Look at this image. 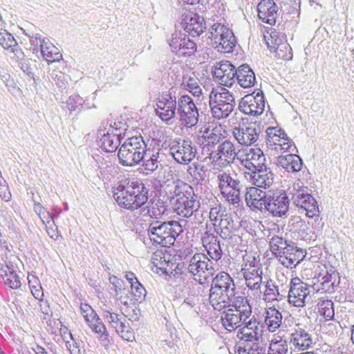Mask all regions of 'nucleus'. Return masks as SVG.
Returning a JSON list of instances; mask_svg holds the SVG:
<instances>
[{
  "label": "nucleus",
  "instance_id": "obj_1",
  "mask_svg": "<svg viewBox=\"0 0 354 354\" xmlns=\"http://www.w3.org/2000/svg\"><path fill=\"white\" fill-rule=\"evenodd\" d=\"M113 198L120 207L134 211L147 202L149 189L141 180L127 178L118 182Z\"/></svg>",
  "mask_w": 354,
  "mask_h": 354
},
{
  "label": "nucleus",
  "instance_id": "obj_2",
  "mask_svg": "<svg viewBox=\"0 0 354 354\" xmlns=\"http://www.w3.org/2000/svg\"><path fill=\"white\" fill-rule=\"evenodd\" d=\"M128 129L126 119L122 115L113 118L110 115L104 120L98 130L100 136L99 146L106 152H114L122 144V140L124 138Z\"/></svg>",
  "mask_w": 354,
  "mask_h": 354
},
{
  "label": "nucleus",
  "instance_id": "obj_3",
  "mask_svg": "<svg viewBox=\"0 0 354 354\" xmlns=\"http://www.w3.org/2000/svg\"><path fill=\"white\" fill-rule=\"evenodd\" d=\"M236 296V286L233 278L225 272H218L212 281L209 300L216 310L229 306Z\"/></svg>",
  "mask_w": 354,
  "mask_h": 354
},
{
  "label": "nucleus",
  "instance_id": "obj_4",
  "mask_svg": "<svg viewBox=\"0 0 354 354\" xmlns=\"http://www.w3.org/2000/svg\"><path fill=\"white\" fill-rule=\"evenodd\" d=\"M186 223L187 221L184 219L164 222L151 221L147 230L148 236L153 244L170 247L174 245L177 237L183 232V227Z\"/></svg>",
  "mask_w": 354,
  "mask_h": 354
},
{
  "label": "nucleus",
  "instance_id": "obj_5",
  "mask_svg": "<svg viewBox=\"0 0 354 354\" xmlns=\"http://www.w3.org/2000/svg\"><path fill=\"white\" fill-rule=\"evenodd\" d=\"M221 316L223 326L229 332L238 329L248 320L252 314V306L245 296H237L226 306Z\"/></svg>",
  "mask_w": 354,
  "mask_h": 354
},
{
  "label": "nucleus",
  "instance_id": "obj_6",
  "mask_svg": "<svg viewBox=\"0 0 354 354\" xmlns=\"http://www.w3.org/2000/svg\"><path fill=\"white\" fill-rule=\"evenodd\" d=\"M194 188L183 181H178L174 190L173 209L178 215L189 218L196 213L201 206Z\"/></svg>",
  "mask_w": 354,
  "mask_h": 354
},
{
  "label": "nucleus",
  "instance_id": "obj_7",
  "mask_svg": "<svg viewBox=\"0 0 354 354\" xmlns=\"http://www.w3.org/2000/svg\"><path fill=\"white\" fill-rule=\"evenodd\" d=\"M209 106L212 117L218 120L227 118L234 111V94L223 86L213 88L209 95Z\"/></svg>",
  "mask_w": 354,
  "mask_h": 354
},
{
  "label": "nucleus",
  "instance_id": "obj_8",
  "mask_svg": "<svg viewBox=\"0 0 354 354\" xmlns=\"http://www.w3.org/2000/svg\"><path fill=\"white\" fill-rule=\"evenodd\" d=\"M147 149V145L141 135L127 138L118 149L120 164L130 167L140 165Z\"/></svg>",
  "mask_w": 354,
  "mask_h": 354
},
{
  "label": "nucleus",
  "instance_id": "obj_9",
  "mask_svg": "<svg viewBox=\"0 0 354 354\" xmlns=\"http://www.w3.org/2000/svg\"><path fill=\"white\" fill-rule=\"evenodd\" d=\"M187 268L195 281L204 284L214 276L216 263L205 254L196 253L190 258Z\"/></svg>",
  "mask_w": 354,
  "mask_h": 354
},
{
  "label": "nucleus",
  "instance_id": "obj_10",
  "mask_svg": "<svg viewBox=\"0 0 354 354\" xmlns=\"http://www.w3.org/2000/svg\"><path fill=\"white\" fill-rule=\"evenodd\" d=\"M218 187L221 195L230 205L238 207L241 205L240 180L230 173L223 171L217 175Z\"/></svg>",
  "mask_w": 354,
  "mask_h": 354
},
{
  "label": "nucleus",
  "instance_id": "obj_11",
  "mask_svg": "<svg viewBox=\"0 0 354 354\" xmlns=\"http://www.w3.org/2000/svg\"><path fill=\"white\" fill-rule=\"evenodd\" d=\"M209 156L214 169L221 170L234 162L237 156L236 149L233 142L224 140L209 153Z\"/></svg>",
  "mask_w": 354,
  "mask_h": 354
},
{
  "label": "nucleus",
  "instance_id": "obj_12",
  "mask_svg": "<svg viewBox=\"0 0 354 354\" xmlns=\"http://www.w3.org/2000/svg\"><path fill=\"white\" fill-rule=\"evenodd\" d=\"M176 115L180 124L187 128H192L198 124V109L189 95H183L178 99Z\"/></svg>",
  "mask_w": 354,
  "mask_h": 354
},
{
  "label": "nucleus",
  "instance_id": "obj_13",
  "mask_svg": "<svg viewBox=\"0 0 354 354\" xmlns=\"http://www.w3.org/2000/svg\"><path fill=\"white\" fill-rule=\"evenodd\" d=\"M286 338L290 348L297 351L308 350L315 344L310 330L301 324H297L290 329Z\"/></svg>",
  "mask_w": 354,
  "mask_h": 354
},
{
  "label": "nucleus",
  "instance_id": "obj_14",
  "mask_svg": "<svg viewBox=\"0 0 354 354\" xmlns=\"http://www.w3.org/2000/svg\"><path fill=\"white\" fill-rule=\"evenodd\" d=\"M245 283L250 290H259L263 283V269L254 257L245 260L241 270Z\"/></svg>",
  "mask_w": 354,
  "mask_h": 354
},
{
  "label": "nucleus",
  "instance_id": "obj_15",
  "mask_svg": "<svg viewBox=\"0 0 354 354\" xmlns=\"http://www.w3.org/2000/svg\"><path fill=\"white\" fill-rule=\"evenodd\" d=\"M156 115L164 122H168L176 117L178 109V100L171 91L160 93L156 102Z\"/></svg>",
  "mask_w": 354,
  "mask_h": 354
},
{
  "label": "nucleus",
  "instance_id": "obj_16",
  "mask_svg": "<svg viewBox=\"0 0 354 354\" xmlns=\"http://www.w3.org/2000/svg\"><path fill=\"white\" fill-rule=\"evenodd\" d=\"M292 203L306 212L309 218L318 216L319 210L315 198L309 193L308 188L304 187L292 193Z\"/></svg>",
  "mask_w": 354,
  "mask_h": 354
},
{
  "label": "nucleus",
  "instance_id": "obj_17",
  "mask_svg": "<svg viewBox=\"0 0 354 354\" xmlns=\"http://www.w3.org/2000/svg\"><path fill=\"white\" fill-rule=\"evenodd\" d=\"M254 94V92L242 97L239 104V109L243 114L255 118L263 113L265 98L262 91H257L255 95Z\"/></svg>",
  "mask_w": 354,
  "mask_h": 354
},
{
  "label": "nucleus",
  "instance_id": "obj_18",
  "mask_svg": "<svg viewBox=\"0 0 354 354\" xmlns=\"http://www.w3.org/2000/svg\"><path fill=\"white\" fill-rule=\"evenodd\" d=\"M266 210L274 217L286 216L290 205V200L283 190H272Z\"/></svg>",
  "mask_w": 354,
  "mask_h": 354
},
{
  "label": "nucleus",
  "instance_id": "obj_19",
  "mask_svg": "<svg viewBox=\"0 0 354 354\" xmlns=\"http://www.w3.org/2000/svg\"><path fill=\"white\" fill-rule=\"evenodd\" d=\"M169 153L176 162L187 165L195 158L196 147L192 141L183 140L182 142L170 146Z\"/></svg>",
  "mask_w": 354,
  "mask_h": 354
},
{
  "label": "nucleus",
  "instance_id": "obj_20",
  "mask_svg": "<svg viewBox=\"0 0 354 354\" xmlns=\"http://www.w3.org/2000/svg\"><path fill=\"white\" fill-rule=\"evenodd\" d=\"M260 323L253 316L248 321H245L241 326L237 329L236 338L239 345L245 343H254L261 342V330L259 328Z\"/></svg>",
  "mask_w": 354,
  "mask_h": 354
},
{
  "label": "nucleus",
  "instance_id": "obj_21",
  "mask_svg": "<svg viewBox=\"0 0 354 354\" xmlns=\"http://www.w3.org/2000/svg\"><path fill=\"white\" fill-rule=\"evenodd\" d=\"M266 140L268 147L277 151L286 152L292 147V141L286 133L278 127H270L266 129Z\"/></svg>",
  "mask_w": 354,
  "mask_h": 354
},
{
  "label": "nucleus",
  "instance_id": "obj_22",
  "mask_svg": "<svg viewBox=\"0 0 354 354\" xmlns=\"http://www.w3.org/2000/svg\"><path fill=\"white\" fill-rule=\"evenodd\" d=\"M310 286L299 278L292 279L290 283L288 302L298 308L305 306L306 299L310 293Z\"/></svg>",
  "mask_w": 354,
  "mask_h": 354
},
{
  "label": "nucleus",
  "instance_id": "obj_23",
  "mask_svg": "<svg viewBox=\"0 0 354 354\" xmlns=\"http://www.w3.org/2000/svg\"><path fill=\"white\" fill-rule=\"evenodd\" d=\"M237 68L229 61L217 63L213 72V78L219 84L231 87L235 82Z\"/></svg>",
  "mask_w": 354,
  "mask_h": 354
},
{
  "label": "nucleus",
  "instance_id": "obj_24",
  "mask_svg": "<svg viewBox=\"0 0 354 354\" xmlns=\"http://www.w3.org/2000/svg\"><path fill=\"white\" fill-rule=\"evenodd\" d=\"M261 128L256 123H250L248 126L235 127L233 136L237 142L244 146L258 145Z\"/></svg>",
  "mask_w": 354,
  "mask_h": 354
},
{
  "label": "nucleus",
  "instance_id": "obj_25",
  "mask_svg": "<svg viewBox=\"0 0 354 354\" xmlns=\"http://www.w3.org/2000/svg\"><path fill=\"white\" fill-rule=\"evenodd\" d=\"M271 192V189L265 192L257 187H250L245 195L246 203L252 210H266Z\"/></svg>",
  "mask_w": 354,
  "mask_h": 354
},
{
  "label": "nucleus",
  "instance_id": "obj_26",
  "mask_svg": "<svg viewBox=\"0 0 354 354\" xmlns=\"http://www.w3.org/2000/svg\"><path fill=\"white\" fill-rule=\"evenodd\" d=\"M182 27L192 37H198L206 29L204 19L196 13L189 12L183 15Z\"/></svg>",
  "mask_w": 354,
  "mask_h": 354
},
{
  "label": "nucleus",
  "instance_id": "obj_27",
  "mask_svg": "<svg viewBox=\"0 0 354 354\" xmlns=\"http://www.w3.org/2000/svg\"><path fill=\"white\" fill-rule=\"evenodd\" d=\"M258 17L264 23L274 25L278 15V7L273 0H261L257 6Z\"/></svg>",
  "mask_w": 354,
  "mask_h": 354
},
{
  "label": "nucleus",
  "instance_id": "obj_28",
  "mask_svg": "<svg viewBox=\"0 0 354 354\" xmlns=\"http://www.w3.org/2000/svg\"><path fill=\"white\" fill-rule=\"evenodd\" d=\"M274 163L278 168L284 169L289 173L298 172L303 166L302 159L294 153L279 156L275 158Z\"/></svg>",
  "mask_w": 354,
  "mask_h": 354
},
{
  "label": "nucleus",
  "instance_id": "obj_29",
  "mask_svg": "<svg viewBox=\"0 0 354 354\" xmlns=\"http://www.w3.org/2000/svg\"><path fill=\"white\" fill-rule=\"evenodd\" d=\"M305 257L302 249L297 248L295 243L288 245L284 254L279 255V261L286 268H295Z\"/></svg>",
  "mask_w": 354,
  "mask_h": 354
},
{
  "label": "nucleus",
  "instance_id": "obj_30",
  "mask_svg": "<svg viewBox=\"0 0 354 354\" xmlns=\"http://www.w3.org/2000/svg\"><path fill=\"white\" fill-rule=\"evenodd\" d=\"M84 318L92 330L100 335L99 339L101 344L105 347L107 346L110 342L109 335L97 313L93 311V313H90Z\"/></svg>",
  "mask_w": 354,
  "mask_h": 354
},
{
  "label": "nucleus",
  "instance_id": "obj_31",
  "mask_svg": "<svg viewBox=\"0 0 354 354\" xmlns=\"http://www.w3.org/2000/svg\"><path fill=\"white\" fill-rule=\"evenodd\" d=\"M160 148H148L147 151L140 161L142 169L145 171L146 174H151L155 171L158 168L162 160L160 159Z\"/></svg>",
  "mask_w": 354,
  "mask_h": 354
},
{
  "label": "nucleus",
  "instance_id": "obj_32",
  "mask_svg": "<svg viewBox=\"0 0 354 354\" xmlns=\"http://www.w3.org/2000/svg\"><path fill=\"white\" fill-rule=\"evenodd\" d=\"M203 244L212 261H214L217 262L221 259L223 250L217 236L213 234H207V235L203 238Z\"/></svg>",
  "mask_w": 354,
  "mask_h": 354
},
{
  "label": "nucleus",
  "instance_id": "obj_33",
  "mask_svg": "<svg viewBox=\"0 0 354 354\" xmlns=\"http://www.w3.org/2000/svg\"><path fill=\"white\" fill-rule=\"evenodd\" d=\"M288 339L284 330H279L270 341L267 354H288Z\"/></svg>",
  "mask_w": 354,
  "mask_h": 354
},
{
  "label": "nucleus",
  "instance_id": "obj_34",
  "mask_svg": "<svg viewBox=\"0 0 354 354\" xmlns=\"http://www.w3.org/2000/svg\"><path fill=\"white\" fill-rule=\"evenodd\" d=\"M236 80L238 84L244 88H251L256 83L254 72L247 64H243L237 68Z\"/></svg>",
  "mask_w": 354,
  "mask_h": 354
},
{
  "label": "nucleus",
  "instance_id": "obj_35",
  "mask_svg": "<svg viewBox=\"0 0 354 354\" xmlns=\"http://www.w3.org/2000/svg\"><path fill=\"white\" fill-rule=\"evenodd\" d=\"M251 176L253 184L258 188L268 189L274 183V174L267 166L254 171Z\"/></svg>",
  "mask_w": 354,
  "mask_h": 354
},
{
  "label": "nucleus",
  "instance_id": "obj_36",
  "mask_svg": "<svg viewBox=\"0 0 354 354\" xmlns=\"http://www.w3.org/2000/svg\"><path fill=\"white\" fill-rule=\"evenodd\" d=\"M272 39H274L273 48L279 58L284 60H290L292 58V48L286 42L284 35L278 36V32H272L271 33Z\"/></svg>",
  "mask_w": 354,
  "mask_h": 354
},
{
  "label": "nucleus",
  "instance_id": "obj_37",
  "mask_svg": "<svg viewBox=\"0 0 354 354\" xmlns=\"http://www.w3.org/2000/svg\"><path fill=\"white\" fill-rule=\"evenodd\" d=\"M282 319L281 313L275 308H269L266 310L264 322L269 332L278 330L282 324Z\"/></svg>",
  "mask_w": 354,
  "mask_h": 354
},
{
  "label": "nucleus",
  "instance_id": "obj_38",
  "mask_svg": "<svg viewBox=\"0 0 354 354\" xmlns=\"http://www.w3.org/2000/svg\"><path fill=\"white\" fill-rule=\"evenodd\" d=\"M40 51L43 58L48 64L58 62L62 59V55L59 49L49 39L43 41Z\"/></svg>",
  "mask_w": 354,
  "mask_h": 354
},
{
  "label": "nucleus",
  "instance_id": "obj_39",
  "mask_svg": "<svg viewBox=\"0 0 354 354\" xmlns=\"http://www.w3.org/2000/svg\"><path fill=\"white\" fill-rule=\"evenodd\" d=\"M0 45L6 50L15 53L17 58H21L24 53L18 49V44L14 37L6 30H0Z\"/></svg>",
  "mask_w": 354,
  "mask_h": 354
},
{
  "label": "nucleus",
  "instance_id": "obj_40",
  "mask_svg": "<svg viewBox=\"0 0 354 354\" xmlns=\"http://www.w3.org/2000/svg\"><path fill=\"white\" fill-rule=\"evenodd\" d=\"M235 230L236 225L232 215H221L218 227L216 230L217 234H219L222 239H226L231 236V234L234 232Z\"/></svg>",
  "mask_w": 354,
  "mask_h": 354
},
{
  "label": "nucleus",
  "instance_id": "obj_41",
  "mask_svg": "<svg viewBox=\"0 0 354 354\" xmlns=\"http://www.w3.org/2000/svg\"><path fill=\"white\" fill-rule=\"evenodd\" d=\"M236 44V40L233 32L229 28L219 37L214 44L215 48L223 53H230L233 50Z\"/></svg>",
  "mask_w": 354,
  "mask_h": 354
},
{
  "label": "nucleus",
  "instance_id": "obj_42",
  "mask_svg": "<svg viewBox=\"0 0 354 354\" xmlns=\"http://www.w3.org/2000/svg\"><path fill=\"white\" fill-rule=\"evenodd\" d=\"M181 86L194 97H200L202 94L200 81L194 73L192 75H184L183 76Z\"/></svg>",
  "mask_w": 354,
  "mask_h": 354
},
{
  "label": "nucleus",
  "instance_id": "obj_43",
  "mask_svg": "<svg viewBox=\"0 0 354 354\" xmlns=\"http://www.w3.org/2000/svg\"><path fill=\"white\" fill-rule=\"evenodd\" d=\"M207 135L204 137L203 150L207 149L211 152L214 150L221 142L225 139V136L221 133V129L219 128H214Z\"/></svg>",
  "mask_w": 354,
  "mask_h": 354
},
{
  "label": "nucleus",
  "instance_id": "obj_44",
  "mask_svg": "<svg viewBox=\"0 0 354 354\" xmlns=\"http://www.w3.org/2000/svg\"><path fill=\"white\" fill-rule=\"evenodd\" d=\"M3 274H2L3 279L5 284L11 288L12 289H17L21 286V281L19 276L15 270V266L9 262L6 263L5 269H2Z\"/></svg>",
  "mask_w": 354,
  "mask_h": 354
},
{
  "label": "nucleus",
  "instance_id": "obj_45",
  "mask_svg": "<svg viewBox=\"0 0 354 354\" xmlns=\"http://www.w3.org/2000/svg\"><path fill=\"white\" fill-rule=\"evenodd\" d=\"M236 354H266V345L263 342L239 345Z\"/></svg>",
  "mask_w": 354,
  "mask_h": 354
},
{
  "label": "nucleus",
  "instance_id": "obj_46",
  "mask_svg": "<svg viewBox=\"0 0 354 354\" xmlns=\"http://www.w3.org/2000/svg\"><path fill=\"white\" fill-rule=\"evenodd\" d=\"M62 108L68 111L71 114L73 112L77 111L79 113L82 109H88L89 107L85 106V100L82 97L74 93L68 97Z\"/></svg>",
  "mask_w": 354,
  "mask_h": 354
},
{
  "label": "nucleus",
  "instance_id": "obj_47",
  "mask_svg": "<svg viewBox=\"0 0 354 354\" xmlns=\"http://www.w3.org/2000/svg\"><path fill=\"white\" fill-rule=\"evenodd\" d=\"M292 243V242L283 240V237L279 236H273L269 242L272 253L278 259L279 255L284 254V252L286 248H288V245H291Z\"/></svg>",
  "mask_w": 354,
  "mask_h": 354
},
{
  "label": "nucleus",
  "instance_id": "obj_48",
  "mask_svg": "<svg viewBox=\"0 0 354 354\" xmlns=\"http://www.w3.org/2000/svg\"><path fill=\"white\" fill-rule=\"evenodd\" d=\"M265 287L266 289L263 295V299L265 301L272 302L282 299L283 295H280L278 287L274 284L272 280L267 281Z\"/></svg>",
  "mask_w": 354,
  "mask_h": 354
},
{
  "label": "nucleus",
  "instance_id": "obj_49",
  "mask_svg": "<svg viewBox=\"0 0 354 354\" xmlns=\"http://www.w3.org/2000/svg\"><path fill=\"white\" fill-rule=\"evenodd\" d=\"M180 49L177 50L176 55L178 57H190L194 55L197 50L196 44L185 35V39L180 44Z\"/></svg>",
  "mask_w": 354,
  "mask_h": 354
},
{
  "label": "nucleus",
  "instance_id": "obj_50",
  "mask_svg": "<svg viewBox=\"0 0 354 354\" xmlns=\"http://www.w3.org/2000/svg\"><path fill=\"white\" fill-rule=\"evenodd\" d=\"M318 311L326 320H331L335 315L333 302L329 299H319L317 302Z\"/></svg>",
  "mask_w": 354,
  "mask_h": 354
},
{
  "label": "nucleus",
  "instance_id": "obj_51",
  "mask_svg": "<svg viewBox=\"0 0 354 354\" xmlns=\"http://www.w3.org/2000/svg\"><path fill=\"white\" fill-rule=\"evenodd\" d=\"M326 268L325 273L320 272L317 277H314L315 283H324L326 281H340L339 274L334 267L329 266Z\"/></svg>",
  "mask_w": 354,
  "mask_h": 354
},
{
  "label": "nucleus",
  "instance_id": "obj_52",
  "mask_svg": "<svg viewBox=\"0 0 354 354\" xmlns=\"http://www.w3.org/2000/svg\"><path fill=\"white\" fill-rule=\"evenodd\" d=\"M185 34L180 30H175L167 38V42L172 53H176L177 50L180 49V44L185 39Z\"/></svg>",
  "mask_w": 354,
  "mask_h": 354
},
{
  "label": "nucleus",
  "instance_id": "obj_53",
  "mask_svg": "<svg viewBox=\"0 0 354 354\" xmlns=\"http://www.w3.org/2000/svg\"><path fill=\"white\" fill-rule=\"evenodd\" d=\"M247 157L252 161L258 169L266 166V159L263 151L260 148L250 149Z\"/></svg>",
  "mask_w": 354,
  "mask_h": 354
},
{
  "label": "nucleus",
  "instance_id": "obj_54",
  "mask_svg": "<svg viewBox=\"0 0 354 354\" xmlns=\"http://www.w3.org/2000/svg\"><path fill=\"white\" fill-rule=\"evenodd\" d=\"M187 172L197 181L202 182L206 178L205 166L199 162H194L187 169Z\"/></svg>",
  "mask_w": 354,
  "mask_h": 354
},
{
  "label": "nucleus",
  "instance_id": "obj_55",
  "mask_svg": "<svg viewBox=\"0 0 354 354\" xmlns=\"http://www.w3.org/2000/svg\"><path fill=\"white\" fill-rule=\"evenodd\" d=\"M0 84H5L8 91L12 94H15L19 91L10 75L5 68L1 67H0Z\"/></svg>",
  "mask_w": 354,
  "mask_h": 354
},
{
  "label": "nucleus",
  "instance_id": "obj_56",
  "mask_svg": "<svg viewBox=\"0 0 354 354\" xmlns=\"http://www.w3.org/2000/svg\"><path fill=\"white\" fill-rule=\"evenodd\" d=\"M288 227L290 232L299 233L304 232L308 229L307 224L300 216L291 217L288 221Z\"/></svg>",
  "mask_w": 354,
  "mask_h": 354
},
{
  "label": "nucleus",
  "instance_id": "obj_57",
  "mask_svg": "<svg viewBox=\"0 0 354 354\" xmlns=\"http://www.w3.org/2000/svg\"><path fill=\"white\" fill-rule=\"evenodd\" d=\"M103 316L104 319L109 322L111 327L114 328L115 330L118 326H121V324L126 319L122 315L106 310L104 311Z\"/></svg>",
  "mask_w": 354,
  "mask_h": 354
},
{
  "label": "nucleus",
  "instance_id": "obj_58",
  "mask_svg": "<svg viewBox=\"0 0 354 354\" xmlns=\"http://www.w3.org/2000/svg\"><path fill=\"white\" fill-rule=\"evenodd\" d=\"M340 281H326L324 283H314L313 288L317 292L333 293L339 286Z\"/></svg>",
  "mask_w": 354,
  "mask_h": 354
},
{
  "label": "nucleus",
  "instance_id": "obj_59",
  "mask_svg": "<svg viewBox=\"0 0 354 354\" xmlns=\"http://www.w3.org/2000/svg\"><path fill=\"white\" fill-rule=\"evenodd\" d=\"M115 331L124 340L127 342H132L135 339L134 332L126 319Z\"/></svg>",
  "mask_w": 354,
  "mask_h": 354
},
{
  "label": "nucleus",
  "instance_id": "obj_60",
  "mask_svg": "<svg viewBox=\"0 0 354 354\" xmlns=\"http://www.w3.org/2000/svg\"><path fill=\"white\" fill-rule=\"evenodd\" d=\"M147 210V212L143 214L144 216L148 215L151 221H158V219L164 214L165 207L159 206L157 203L151 206H147L142 209V212Z\"/></svg>",
  "mask_w": 354,
  "mask_h": 354
},
{
  "label": "nucleus",
  "instance_id": "obj_61",
  "mask_svg": "<svg viewBox=\"0 0 354 354\" xmlns=\"http://www.w3.org/2000/svg\"><path fill=\"white\" fill-rule=\"evenodd\" d=\"M227 29L228 28L225 25L218 23L214 24L208 32V37L214 41V44L216 41L218 40L219 37H221Z\"/></svg>",
  "mask_w": 354,
  "mask_h": 354
},
{
  "label": "nucleus",
  "instance_id": "obj_62",
  "mask_svg": "<svg viewBox=\"0 0 354 354\" xmlns=\"http://www.w3.org/2000/svg\"><path fill=\"white\" fill-rule=\"evenodd\" d=\"M34 210L38 214L44 223L54 224V216L47 212L39 203H35Z\"/></svg>",
  "mask_w": 354,
  "mask_h": 354
},
{
  "label": "nucleus",
  "instance_id": "obj_63",
  "mask_svg": "<svg viewBox=\"0 0 354 354\" xmlns=\"http://www.w3.org/2000/svg\"><path fill=\"white\" fill-rule=\"evenodd\" d=\"M50 78L59 89L64 90L67 87V79L65 74L62 72L53 71L50 74Z\"/></svg>",
  "mask_w": 354,
  "mask_h": 354
},
{
  "label": "nucleus",
  "instance_id": "obj_64",
  "mask_svg": "<svg viewBox=\"0 0 354 354\" xmlns=\"http://www.w3.org/2000/svg\"><path fill=\"white\" fill-rule=\"evenodd\" d=\"M131 288L132 294L137 301H141L145 299L147 291L145 287L139 282V281H136L134 283H132Z\"/></svg>",
  "mask_w": 354,
  "mask_h": 354
}]
</instances>
